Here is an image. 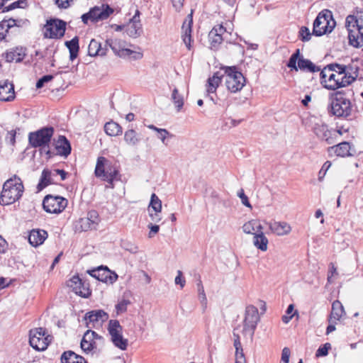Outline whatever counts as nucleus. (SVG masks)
<instances>
[{"label":"nucleus","mask_w":363,"mask_h":363,"mask_svg":"<svg viewBox=\"0 0 363 363\" xmlns=\"http://www.w3.org/2000/svg\"><path fill=\"white\" fill-rule=\"evenodd\" d=\"M196 285H197V291H198V294H199V298L201 300V302L202 303V304L206 305L207 298H206V294L204 291V288L202 284V281L200 279H199Z\"/></svg>","instance_id":"3c124183"},{"label":"nucleus","mask_w":363,"mask_h":363,"mask_svg":"<svg viewBox=\"0 0 363 363\" xmlns=\"http://www.w3.org/2000/svg\"><path fill=\"white\" fill-rule=\"evenodd\" d=\"M147 227L150 228V232L148 233V237L150 238L154 237L160 230V226L157 225H152V223H150Z\"/></svg>","instance_id":"0e129e2a"},{"label":"nucleus","mask_w":363,"mask_h":363,"mask_svg":"<svg viewBox=\"0 0 363 363\" xmlns=\"http://www.w3.org/2000/svg\"><path fill=\"white\" fill-rule=\"evenodd\" d=\"M148 211H162V201L155 194L151 195L150 202L147 208Z\"/></svg>","instance_id":"79ce46f5"},{"label":"nucleus","mask_w":363,"mask_h":363,"mask_svg":"<svg viewBox=\"0 0 363 363\" xmlns=\"http://www.w3.org/2000/svg\"><path fill=\"white\" fill-rule=\"evenodd\" d=\"M168 136H172V135L164 128H160L157 132V138L161 140L163 144H165V139Z\"/></svg>","instance_id":"052dcab7"},{"label":"nucleus","mask_w":363,"mask_h":363,"mask_svg":"<svg viewBox=\"0 0 363 363\" xmlns=\"http://www.w3.org/2000/svg\"><path fill=\"white\" fill-rule=\"evenodd\" d=\"M259 320V315L257 308L252 305L247 306L242 324V329L241 330L242 335H249L252 338Z\"/></svg>","instance_id":"9b49d317"},{"label":"nucleus","mask_w":363,"mask_h":363,"mask_svg":"<svg viewBox=\"0 0 363 363\" xmlns=\"http://www.w3.org/2000/svg\"><path fill=\"white\" fill-rule=\"evenodd\" d=\"M344 67L342 65L333 63L328 65L320 72V83L323 86L328 90L335 91L340 88L350 85V81L352 79L350 76L345 77Z\"/></svg>","instance_id":"f257e3e1"},{"label":"nucleus","mask_w":363,"mask_h":363,"mask_svg":"<svg viewBox=\"0 0 363 363\" xmlns=\"http://www.w3.org/2000/svg\"><path fill=\"white\" fill-rule=\"evenodd\" d=\"M142 24L140 20V11L137 9L130 22L127 24L125 32L131 38H137L142 33Z\"/></svg>","instance_id":"aec40b11"},{"label":"nucleus","mask_w":363,"mask_h":363,"mask_svg":"<svg viewBox=\"0 0 363 363\" xmlns=\"http://www.w3.org/2000/svg\"><path fill=\"white\" fill-rule=\"evenodd\" d=\"M100 218L95 210L89 211L87 216L79 218L75 223V229L79 231L96 230L99 224Z\"/></svg>","instance_id":"ddd939ff"},{"label":"nucleus","mask_w":363,"mask_h":363,"mask_svg":"<svg viewBox=\"0 0 363 363\" xmlns=\"http://www.w3.org/2000/svg\"><path fill=\"white\" fill-rule=\"evenodd\" d=\"M98 339L100 340L102 337L93 330H86L80 343L82 350L86 353L92 352L96 349V340Z\"/></svg>","instance_id":"6ab92c4d"},{"label":"nucleus","mask_w":363,"mask_h":363,"mask_svg":"<svg viewBox=\"0 0 363 363\" xmlns=\"http://www.w3.org/2000/svg\"><path fill=\"white\" fill-rule=\"evenodd\" d=\"M330 268L329 274L328 275V282L332 283L333 282L332 277L335 274H337V269L335 267V265L333 263H330Z\"/></svg>","instance_id":"338daca9"},{"label":"nucleus","mask_w":363,"mask_h":363,"mask_svg":"<svg viewBox=\"0 0 363 363\" xmlns=\"http://www.w3.org/2000/svg\"><path fill=\"white\" fill-rule=\"evenodd\" d=\"M240 325L235 328L233 330L234 347L235 348V363H246L245 354L240 342L238 330Z\"/></svg>","instance_id":"b1692460"},{"label":"nucleus","mask_w":363,"mask_h":363,"mask_svg":"<svg viewBox=\"0 0 363 363\" xmlns=\"http://www.w3.org/2000/svg\"><path fill=\"white\" fill-rule=\"evenodd\" d=\"M53 79V76L51 74H48L42 77L40 79H39L36 83V88L40 89L42 88L44 84L47 82H50Z\"/></svg>","instance_id":"13d9d810"},{"label":"nucleus","mask_w":363,"mask_h":363,"mask_svg":"<svg viewBox=\"0 0 363 363\" xmlns=\"http://www.w3.org/2000/svg\"><path fill=\"white\" fill-rule=\"evenodd\" d=\"M242 229L245 233L255 236V234L263 230V226L258 220L252 219L245 223L242 226Z\"/></svg>","instance_id":"7c9ffc66"},{"label":"nucleus","mask_w":363,"mask_h":363,"mask_svg":"<svg viewBox=\"0 0 363 363\" xmlns=\"http://www.w3.org/2000/svg\"><path fill=\"white\" fill-rule=\"evenodd\" d=\"M335 24L332 12L328 9H324L318 13L313 22V34L321 36L330 33L334 29Z\"/></svg>","instance_id":"39448f33"},{"label":"nucleus","mask_w":363,"mask_h":363,"mask_svg":"<svg viewBox=\"0 0 363 363\" xmlns=\"http://www.w3.org/2000/svg\"><path fill=\"white\" fill-rule=\"evenodd\" d=\"M294 308V307L293 304H290L288 306L287 310L286 311V314L282 316V321L284 323H288L293 318L294 314L291 315V313L293 312Z\"/></svg>","instance_id":"6e6d98bb"},{"label":"nucleus","mask_w":363,"mask_h":363,"mask_svg":"<svg viewBox=\"0 0 363 363\" xmlns=\"http://www.w3.org/2000/svg\"><path fill=\"white\" fill-rule=\"evenodd\" d=\"M172 100L173 101L177 111H179L184 105V99L183 96L179 94L177 88H174L172 91Z\"/></svg>","instance_id":"a18cd8bd"},{"label":"nucleus","mask_w":363,"mask_h":363,"mask_svg":"<svg viewBox=\"0 0 363 363\" xmlns=\"http://www.w3.org/2000/svg\"><path fill=\"white\" fill-rule=\"evenodd\" d=\"M111 340L115 347L121 350H125L128 347V340L123 337V333L119 334L116 337H113Z\"/></svg>","instance_id":"37998d69"},{"label":"nucleus","mask_w":363,"mask_h":363,"mask_svg":"<svg viewBox=\"0 0 363 363\" xmlns=\"http://www.w3.org/2000/svg\"><path fill=\"white\" fill-rule=\"evenodd\" d=\"M124 141L129 146H136L140 141V138L133 129H129L124 133Z\"/></svg>","instance_id":"c9c22d12"},{"label":"nucleus","mask_w":363,"mask_h":363,"mask_svg":"<svg viewBox=\"0 0 363 363\" xmlns=\"http://www.w3.org/2000/svg\"><path fill=\"white\" fill-rule=\"evenodd\" d=\"M48 233L45 230L33 229L28 236V242L33 247L42 245L48 238Z\"/></svg>","instance_id":"393cba45"},{"label":"nucleus","mask_w":363,"mask_h":363,"mask_svg":"<svg viewBox=\"0 0 363 363\" xmlns=\"http://www.w3.org/2000/svg\"><path fill=\"white\" fill-rule=\"evenodd\" d=\"M54 134L52 127H44L28 135L29 144L33 147H45L49 145Z\"/></svg>","instance_id":"9d476101"},{"label":"nucleus","mask_w":363,"mask_h":363,"mask_svg":"<svg viewBox=\"0 0 363 363\" xmlns=\"http://www.w3.org/2000/svg\"><path fill=\"white\" fill-rule=\"evenodd\" d=\"M68 201L62 196L47 195L43 201V209L49 213L58 214L67 206Z\"/></svg>","instance_id":"f8f14e48"},{"label":"nucleus","mask_w":363,"mask_h":363,"mask_svg":"<svg viewBox=\"0 0 363 363\" xmlns=\"http://www.w3.org/2000/svg\"><path fill=\"white\" fill-rule=\"evenodd\" d=\"M52 340V337L48 335L46 330L43 328H33L29 332L30 345L36 350H45Z\"/></svg>","instance_id":"1a4fd4ad"},{"label":"nucleus","mask_w":363,"mask_h":363,"mask_svg":"<svg viewBox=\"0 0 363 363\" xmlns=\"http://www.w3.org/2000/svg\"><path fill=\"white\" fill-rule=\"evenodd\" d=\"M65 45L69 49L70 60L72 61L74 60L75 58H77L79 50L78 37L76 36L71 40L66 41Z\"/></svg>","instance_id":"e433bc0d"},{"label":"nucleus","mask_w":363,"mask_h":363,"mask_svg":"<svg viewBox=\"0 0 363 363\" xmlns=\"http://www.w3.org/2000/svg\"><path fill=\"white\" fill-rule=\"evenodd\" d=\"M108 331L111 336V340L116 337L121 333H123V328L118 320H110L108 325Z\"/></svg>","instance_id":"ea45409f"},{"label":"nucleus","mask_w":363,"mask_h":363,"mask_svg":"<svg viewBox=\"0 0 363 363\" xmlns=\"http://www.w3.org/2000/svg\"><path fill=\"white\" fill-rule=\"evenodd\" d=\"M300 57V50L297 49L295 52L291 56L289 62H287V67H289L291 70L298 71V59Z\"/></svg>","instance_id":"49530a36"},{"label":"nucleus","mask_w":363,"mask_h":363,"mask_svg":"<svg viewBox=\"0 0 363 363\" xmlns=\"http://www.w3.org/2000/svg\"><path fill=\"white\" fill-rule=\"evenodd\" d=\"M108 318V314L103 310H93L85 314L84 320L88 328L101 325Z\"/></svg>","instance_id":"dca6fc26"},{"label":"nucleus","mask_w":363,"mask_h":363,"mask_svg":"<svg viewBox=\"0 0 363 363\" xmlns=\"http://www.w3.org/2000/svg\"><path fill=\"white\" fill-rule=\"evenodd\" d=\"M314 133L321 140H325L328 144H333L335 143L333 135H335V131L330 130L328 126L323 123H317L313 127Z\"/></svg>","instance_id":"412c9836"},{"label":"nucleus","mask_w":363,"mask_h":363,"mask_svg":"<svg viewBox=\"0 0 363 363\" xmlns=\"http://www.w3.org/2000/svg\"><path fill=\"white\" fill-rule=\"evenodd\" d=\"M238 196L240 197V199H241V202L242 203L247 206V207H249L250 208H252V206L250 204V203L248 201V198L247 196L245 194V192H244V190L242 189H241L238 192Z\"/></svg>","instance_id":"bf43d9fd"},{"label":"nucleus","mask_w":363,"mask_h":363,"mask_svg":"<svg viewBox=\"0 0 363 363\" xmlns=\"http://www.w3.org/2000/svg\"><path fill=\"white\" fill-rule=\"evenodd\" d=\"M268 243L269 240L267 238L264 234L263 231L261 230L258 233L255 234V236H253V245L254 246L262 251L265 252L267 250L268 248Z\"/></svg>","instance_id":"473e14b6"},{"label":"nucleus","mask_w":363,"mask_h":363,"mask_svg":"<svg viewBox=\"0 0 363 363\" xmlns=\"http://www.w3.org/2000/svg\"><path fill=\"white\" fill-rule=\"evenodd\" d=\"M346 27L348 31V39L350 45L354 48H359L363 45V25L359 19L350 15L346 18Z\"/></svg>","instance_id":"423d86ee"},{"label":"nucleus","mask_w":363,"mask_h":363,"mask_svg":"<svg viewBox=\"0 0 363 363\" xmlns=\"http://www.w3.org/2000/svg\"><path fill=\"white\" fill-rule=\"evenodd\" d=\"M290 354H291V352H290L289 348H288V347H284V348L282 350V353H281V362H282L283 363H289V357H290Z\"/></svg>","instance_id":"69168bd1"},{"label":"nucleus","mask_w":363,"mask_h":363,"mask_svg":"<svg viewBox=\"0 0 363 363\" xmlns=\"http://www.w3.org/2000/svg\"><path fill=\"white\" fill-rule=\"evenodd\" d=\"M57 154L67 157L71 152V145L69 140L64 135H60L55 141Z\"/></svg>","instance_id":"c85d7f7f"},{"label":"nucleus","mask_w":363,"mask_h":363,"mask_svg":"<svg viewBox=\"0 0 363 363\" xmlns=\"http://www.w3.org/2000/svg\"><path fill=\"white\" fill-rule=\"evenodd\" d=\"M80 355L77 354L71 350L65 351L61 356L62 363H75V361L79 359Z\"/></svg>","instance_id":"c03bdc74"},{"label":"nucleus","mask_w":363,"mask_h":363,"mask_svg":"<svg viewBox=\"0 0 363 363\" xmlns=\"http://www.w3.org/2000/svg\"><path fill=\"white\" fill-rule=\"evenodd\" d=\"M213 34L214 35H211V30L208 34V38H209V41H210L211 49H213V48L216 49L222 43V42L223 40H225V39H224L223 38H222L220 35H216V33H213Z\"/></svg>","instance_id":"de8ad7c7"},{"label":"nucleus","mask_w":363,"mask_h":363,"mask_svg":"<svg viewBox=\"0 0 363 363\" xmlns=\"http://www.w3.org/2000/svg\"><path fill=\"white\" fill-rule=\"evenodd\" d=\"M151 220L154 223H159L162 220L161 212L148 211Z\"/></svg>","instance_id":"e2e57ef3"},{"label":"nucleus","mask_w":363,"mask_h":363,"mask_svg":"<svg viewBox=\"0 0 363 363\" xmlns=\"http://www.w3.org/2000/svg\"><path fill=\"white\" fill-rule=\"evenodd\" d=\"M15 97L13 85L7 82H0V101H10Z\"/></svg>","instance_id":"cd10ccee"},{"label":"nucleus","mask_w":363,"mask_h":363,"mask_svg":"<svg viewBox=\"0 0 363 363\" xmlns=\"http://www.w3.org/2000/svg\"><path fill=\"white\" fill-rule=\"evenodd\" d=\"M113 12V9L108 4L96 6L90 9L91 22L97 23L99 21L106 20Z\"/></svg>","instance_id":"f3484780"},{"label":"nucleus","mask_w":363,"mask_h":363,"mask_svg":"<svg viewBox=\"0 0 363 363\" xmlns=\"http://www.w3.org/2000/svg\"><path fill=\"white\" fill-rule=\"evenodd\" d=\"M267 225H268L270 232L278 236H284L290 233L291 231V225L286 222H279V221H265Z\"/></svg>","instance_id":"4be33fe9"},{"label":"nucleus","mask_w":363,"mask_h":363,"mask_svg":"<svg viewBox=\"0 0 363 363\" xmlns=\"http://www.w3.org/2000/svg\"><path fill=\"white\" fill-rule=\"evenodd\" d=\"M67 286L72 289L75 294L82 297L87 298L91 295V291L89 284L86 281H82L79 276H74L67 282Z\"/></svg>","instance_id":"a211bd4d"},{"label":"nucleus","mask_w":363,"mask_h":363,"mask_svg":"<svg viewBox=\"0 0 363 363\" xmlns=\"http://www.w3.org/2000/svg\"><path fill=\"white\" fill-rule=\"evenodd\" d=\"M345 315L344 307L340 301L336 300L332 304V310L328 319L329 322L340 320Z\"/></svg>","instance_id":"2f4dec72"},{"label":"nucleus","mask_w":363,"mask_h":363,"mask_svg":"<svg viewBox=\"0 0 363 363\" xmlns=\"http://www.w3.org/2000/svg\"><path fill=\"white\" fill-rule=\"evenodd\" d=\"M106 133L110 136H116L122 133V127L113 121L108 122L104 125Z\"/></svg>","instance_id":"58836bf2"},{"label":"nucleus","mask_w":363,"mask_h":363,"mask_svg":"<svg viewBox=\"0 0 363 363\" xmlns=\"http://www.w3.org/2000/svg\"><path fill=\"white\" fill-rule=\"evenodd\" d=\"M27 5L26 0H18L11 3L8 6H5L3 9V12H7L16 8H24Z\"/></svg>","instance_id":"8fccbe9b"},{"label":"nucleus","mask_w":363,"mask_h":363,"mask_svg":"<svg viewBox=\"0 0 363 363\" xmlns=\"http://www.w3.org/2000/svg\"><path fill=\"white\" fill-rule=\"evenodd\" d=\"M342 67H344V75L345 77L350 76L352 79L350 81V84L355 81L358 77L359 67L354 62L348 65H342Z\"/></svg>","instance_id":"4c0bfd02"},{"label":"nucleus","mask_w":363,"mask_h":363,"mask_svg":"<svg viewBox=\"0 0 363 363\" xmlns=\"http://www.w3.org/2000/svg\"><path fill=\"white\" fill-rule=\"evenodd\" d=\"M26 55V48L16 47L9 50L5 53V59L8 62H20L23 60Z\"/></svg>","instance_id":"a878e982"},{"label":"nucleus","mask_w":363,"mask_h":363,"mask_svg":"<svg viewBox=\"0 0 363 363\" xmlns=\"http://www.w3.org/2000/svg\"><path fill=\"white\" fill-rule=\"evenodd\" d=\"M55 177H56L55 174V170H50L48 169H45L42 172L40 182L38 184V191H41L45 187L48 186L49 184H52L56 182Z\"/></svg>","instance_id":"c756f323"},{"label":"nucleus","mask_w":363,"mask_h":363,"mask_svg":"<svg viewBox=\"0 0 363 363\" xmlns=\"http://www.w3.org/2000/svg\"><path fill=\"white\" fill-rule=\"evenodd\" d=\"M225 73V84L228 91L236 93L240 91L245 84V78L237 67H225L223 68Z\"/></svg>","instance_id":"0eeeda50"},{"label":"nucleus","mask_w":363,"mask_h":363,"mask_svg":"<svg viewBox=\"0 0 363 363\" xmlns=\"http://www.w3.org/2000/svg\"><path fill=\"white\" fill-rule=\"evenodd\" d=\"M312 34L313 33H311L309 29L306 26H302L299 31V37L303 42L310 40Z\"/></svg>","instance_id":"603ef678"},{"label":"nucleus","mask_w":363,"mask_h":363,"mask_svg":"<svg viewBox=\"0 0 363 363\" xmlns=\"http://www.w3.org/2000/svg\"><path fill=\"white\" fill-rule=\"evenodd\" d=\"M88 273L92 277L106 284H113L118 279V275L109 270L107 267L101 266L97 269L88 271Z\"/></svg>","instance_id":"2eb2a0df"},{"label":"nucleus","mask_w":363,"mask_h":363,"mask_svg":"<svg viewBox=\"0 0 363 363\" xmlns=\"http://www.w3.org/2000/svg\"><path fill=\"white\" fill-rule=\"evenodd\" d=\"M213 33H216V35H220L224 39H226L228 35H230V33L227 31L226 28L223 27V25H217L215 26L212 30H211V35H214Z\"/></svg>","instance_id":"09e8293b"},{"label":"nucleus","mask_w":363,"mask_h":363,"mask_svg":"<svg viewBox=\"0 0 363 363\" xmlns=\"http://www.w3.org/2000/svg\"><path fill=\"white\" fill-rule=\"evenodd\" d=\"M350 149L351 147L349 143L342 142L337 145L330 147L328 151L329 155H330L335 154L338 157H345L352 155V154L350 153Z\"/></svg>","instance_id":"bb28decb"},{"label":"nucleus","mask_w":363,"mask_h":363,"mask_svg":"<svg viewBox=\"0 0 363 363\" xmlns=\"http://www.w3.org/2000/svg\"><path fill=\"white\" fill-rule=\"evenodd\" d=\"M24 186L21 179L14 176L6 180L0 196L1 205H9L15 203L23 195Z\"/></svg>","instance_id":"f03ea898"},{"label":"nucleus","mask_w":363,"mask_h":363,"mask_svg":"<svg viewBox=\"0 0 363 363\" xmlns=\"http://www.w3.org/2000/svg\"><path fill=\"white\" fill-rule=\"evenodd\" d=\"M331 113L337 117L347 118L351 115L352 104L342 91H335L329 94Z\"/></svg>","instance_id":"20e7f679"},{"label":"nucleus","mask_w":363,"mask_h":363,"mask_svg":"<svg viewBox=\"0 0 363 363\" xmlns=\"http://www.w3.org/2000/svg\"><path fill=\"white\" fill-rule=\"evenodd\" d=\"M94 174L97 178L108 182L106 187L111 189L114 188L113 182L120 180L121 177L118 167L104 157H98Z\"/></svg>","instance_id":"7ed1b4c3"},{"label":"nucleus","mask_w":363,"mask_h":363,"mask_svg":"<svg viewBox=\"0 0 363 363\" xmlns=\"http://www.w3.org/2000/svg\"><path fill=\"white\" fill-rule=\"evenodd\" d=\"M224 76L220 75L218 72H215L213 75L209 77L206 84V91L210 93H215L219 84L221 82L222 77Z\"/></svg>","instance_id":"f704fd0d"},{"label":"nucleus","mask_w":363,"mask_h":363,"mask_svg":"<svg viewBox=\"0 0 363 363\" xmlns=\"http://www.w3.org/2000/svg\"><path fill=\"white\" fill-rule=\"evenodd\" d=\"M331 345L330 343H325L323 346L320 347L316 351V357H324L328 353V350L330 349Z\"/></svg>","instance_id":"864d4df0"},{"label":"nucleus","mask_w":363,"mask_h":363,"mask_svg":"<svg viewBox=\"0 0 363 363\" xmlns=\"http://www.w3.org/2000/svg\"><path fill=\"white\" fill-rule=\"evenodd\" d=\"M107 48H101V43L95 39H92L88 47V54L90 56L94 57L96 55L104 56L106 55Z\"/></svg>","instance_id":"72a5a7b5"},{"label":"nucleus","mask_w":363,"mask_h":363,"mask_svg":"<svg viewBox=\"0 0 363 363\" xmlns=\"http://www.w3.org/2000/svg\"><path fill=\"white\" fill-rule=\"evenodd\" d=\"M192 13L191 11V13L186 16L182 27L183 41L189 50L191 48V27L193 24Z\"/></svg>","instance_id":"5701e85b"},{"label":"nucleus","mask_w":363,"mask_h":363,"mask_svg":"<svg viewBox=\"0 0 363 363\" xmlns=\"http://www.w3.org/2000/svg\"><path fill=\"white\" fill-rule=\"evenodd\" d=\"M45 37L48 38H60L65 35L66 23L59 19L47 21L45 25Z\"/></svg>","instance_id":"4468645a"},{"label":"nucleus","mask_w":363,"mask_h":363,"mask_svg":"<svg viewBox=\"0 0 363 363\" xmlns=\"http://www.w3.org/2000/svg\"><path fill=\"white\" fill-rule=\"evenodd\" d=\"M308 70L311 72H315L320 70V68L316 67L311 60L304 59L303 57L298 59V69Z\"/></svg>","instance_id":"a19ab883"},{"label":"nucleus","mask_w":363,"mask_h":363,"mask_svg":"<svg viewBox=\"0 0 363 363\" xmlns=\"http://www.w3.org/2000/svg\"><path fill=\"white\" fill-rule=\"evenodd\" d=\"M10 28H11V25L9 24V22L1 21L0 23V40L5 38V32H8Z\"/></svg>","instance_id":"4d7b16f0"},{"label":"nucleus","mask_w":363,"mask_h":363,"mask_svg":"<svg viewBox=\"0 0 363 363\" xmlns=\"http://www.w3.org/2000/svg\"><path fill=\"white\" fill-rule=\"evenodd\" d=\"M331 167V162L330 161H326L323 165L322 166V168L318 172V180L322 181L324 177L326 174L327 171L329 169V168Z\"/></svg>","instance_id":"5fc2aeb1"},{"label":"nucleus","mask_w":363,"mask_h":363,"mask_svg":"<svg viewBox=\"0 0 363 363\" xmlns=\"http://www.w3.org/2000/svg\"><path fill=\"white\" fill-rule=\"evenodd\" d=\"M108 46L117 56L138 60H140L143 55L141 52L135 51L128 48V43L121 39H108L106 40V46Z\"/></svg>","instance_id":"6e6552de"},{"label":"nucleus","mask_w":363,"mask_h":363,"mask_svg":"<svg viewBox=\"0 0 363 363\" xmlns=\"http://www.w3.org/2000/svg\"><path fill=\"white\" fill-rule=\"evenodd\" d=\"M182 272L178 270L177 275L174 280L175 284L179 285L182 289L185 286L186 284L185 279L182 277Z\"/></svg>","instance_id":"680f3d73"},{"label":"nucleus","mask_w":363,"mask_h":363,"mask_svg":"<svg viewBox=\"0 0 363 363\" xmlns=\"http://www.w3.org/2000/svg\"><path fill=\"white\" fill-rule=\"evenodd\" d=\"M73 0H56V4L61 9H67L70 6V2Z\"/></svg>","instance_id":"774afa93"}]
</instances>
